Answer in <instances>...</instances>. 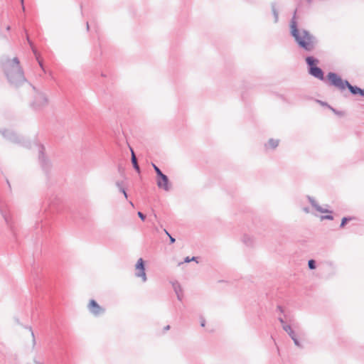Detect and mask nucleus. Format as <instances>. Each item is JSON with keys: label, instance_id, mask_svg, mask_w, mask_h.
<instances>
[{"label": "nucleus", "instance_id": "34", "mask_svg": "<svg viewBox=\"0 0 364 364\" xmlns=\"http://www.w3.org/2000/svg\"><path fill=\"white\" fill-rule=\"evenodd\" d=\"M278 320H279V321L282 324V326H283V325H286V324H285V322H284V318H283L282 317H281V316H280V317H279V318H278Z\"/></svg>", "mask_w": 364, "mask_h": 364}, {"label": "nucleus", "instance_id": "1", "mask_svg": "<svg viewBox=\"0 0 364 364\" xmlns=\"http://www.w3.org/2000/svg\"><path fill=\"white\" fill-rule=\"evenodd\" d=\"M296 10L289 22V33L299 48L312 52L318 46L319 41L316 36L306 29H299L296 21Z\"/></svg>", "mask_w": 364, "mask_h": 364}, {"label": "nucleus", "instance_id": "3", "mask_svg": "<svg viewBox=\"0 0 364 364\" xmlns=\"http://www.w3.org/2000/svg\"><path fill=\"white\" fill-rule=\"evenodd\" d=\"M327 77L331 85L341 90L348 88V91H364V88L350 85L348 80H343L341 76L335 73H328Z\"/></svg>", "mask_w": 364, "mask_h": 364}, {"label": "nucleus", "instance_id": "4", "mask_svg": "<svg viewBox=\"0 0 364 364\" xmlns=\"http://www.w3.org/2000/svg\"><path fill=\"white\" fill-rule=\"evenodd\" d=\"M309 73L318 80L324 79V74L322 69L317 66L318 60L314 56H307L305 59Z\"/></svg>", "mask_w": 364, "mask_h": 364}, {"label": "nucleus", "instance_id": "38", "mask_svg": "<svg viewBox=\"0 0 364 364\" xmlns=\"http://www.w3.org/2000/svg\"><path fill=\"white\" fill-rule=\"evenodd\" d=\"M21 2V5H22V9L24 11L25 10V6H24V4H23V0H20Z\"/></svg>", "mask_w": 364, "mask_h": 364}, {"label": "nucleus", "instance_id": "21", "mask_svg": "<svg viewBox=\"0 0 364 364\" xmlns=\"http://www.w3.org/2000/svg\"><path fill=\"white\" fill-rule=\"evenodd\" d=\"M115 185L118 188L119 191L124 194L125 198H127L128 196L125 191V188L123 186V181H117L115 183Z\"/></svg>", "mask_w": 364, "mask_h": 364}, {"label": "nucleus", "instance_id": "26", "mask_svg": "<svg viewBox=\"0 0 364 364\" xmlns=\"http://www.w3.org/2000/svg\"><path fill=\"white\" fill-rule=\"evenodd\" d=\"M164 232L169 237L170 244H173L176 242V239L167 231L166 229H164Z\"/></svg>", "mask_w": 364, "mask_h": 364}, {"label": "nucleus", "instance_id": "18", "mask_svg": "<svg viewBox=\"0 0 364 364\" xmlns=\"http://www.w3.org/2000/svg\"><path fill=\"white\" fill-rule=\"evenodd\" d=\"M291 92L277 93V97L287 103H292V98L289 94Z\"/></svg>", "mask_w": 364, "mask_h": 364}, {"label": "nucleus", "instance_id": "13", "mask_svg": "<svg viewBox=\"0 0 364 364\" xmlns=\"http://www.w3.org/2000/svg\"><path fill=\"white\" fill-rule=\"evenodd\" d=\"M171 285L174 292L176 294L177 299L179 301H182L183 297V289L178 281L171 282Z\"/></svg>", "mask_w": 364, "mask_h": 364}, {"label": "nucleus", "instance_id": "35", "mask_svg": "<svg viewBox=\"0 0 364 364\" xmlns=\"http://www.w3.org/2000/svg\"><path fill=\"white\" fill-rule=\"evenodd\" d=\"M353 95H359L362 97H364V92H350Z\"/></svg>", "mask_w": 364, "mask_h": 364}, {"label": "nucleus", "instance_id": "8", "mask_svg": "<svg viewBox=\"0 0 364 364\" xmlns=\"http://www.w3.org/2000/svg\"><path fill=\"white\" fill-rule=\"evenodd\" d=\"M44 150V146L43 145H40L38 149V160L43 171L46 175H48L51 169V164L50 161L46 157Z\"/></svg>", "mask_w": 364, "mask_h": 364}, {"label": "nucleus", "instance_id": "10", "mask_svg": "<svg viewBox=\"0 0 364 364\" xmlns=\"http://www.w3.org/2000/svg\"><path fill=\"white\" fill-rule=\"evenodd\" d=\"M156 185L159 188L167 192L171 189V185L169 178L164 173L156 177Z\"/></svg>", "mask_w": 364, "mask_h": 364}, {"label": "nucleus", "instance_id": "17", "mask_svg": "<svg viewBox=\"0 0 364 364\" xmlns=\"http://www.w3.org/2000/svg\"><path fill=\"white\" fill-rule=\"evenodd\" d=\"M243 243L247 247H253L255 245V240L249 235H244L242 237Z\"/></svg>", "mask_w": 364, "mask_h": 364}, {"label": "nucleus", "instance_id": "14", "mask_svg": "<svg viewBox=\"0 0 364 364\" xmlns=\"http://www.w3.org/2000/svg\"><path fill=\"white\" fill-rule=\"evenodd\" d=\"M279 144V139H269L268 141L264 144L266 150H274Z\"/></svg>", "mask_w": 364, "mask_h": 364}, {"label": "nucleus", "instance_id": "24", "mask_svg": "<svg viewBox=\"0 0 364 364\" xmlns=\"http://www.w3.org/2000/svg\"><path fill=\"white\" fill-rule=\"evenodd\" d=\"M308 267L310 269H315L316 268V262L314 259H309L308 262Z\"/></svg>", "mask_w": 364, "mask_h": 364}, {"label": "nucleus", "instance_id": "15", "mask_svg": "<svg viewBox=\"0 0 364 364\" xmlns=\"http://www.w3.org/2000/svg\"><path fill=\"white\" fill-rule=\"evenodd\" d=\"M129 150L131 151V161H132V166H133V168L137 171V172H140V168H139V166L137 163V160H136V155H135V153L134 151V149L132 146H129Z\"/></svg>", "mask_w": 364, "mask_h": 364}, {"label": "nucleus", "instance_id": "12", "mask_svg": "<svg viewBox=\"0 0 364 364\" xmlns=\"http://www.w3.org/2000/svg\"><path fill=\"white\" fill-rule=\"evenodd\" d=\"M307 199H308L309 202L311 203V205H312V207L314 208H315L318 212L322 213H332L331 210L325 209V208H322L321 206H320L313 197H311L310 196H307Z\"/></svg>", "mask_w": 364, "mask_h": 364}, {"label": "nucleus", "instance_id": "23", "mask_svg": "<svg viewBox=\"0 0 364 364\" xmlns=\"http://www.w3.org/2000/svg\"><path fill=\"white\" fill-rule=\"evenodd\" d=\"M353 219V217H343L341 220L340 228H343L346 226V225L347 224V223H348L349 221H351Z\"/></svg>", "mask_w": 364, "mask_h": 364}, {"label": "nucleus", "instance_id": "43", "mask_svg": "<svg viewBox=\"0 0 364 364\" xmlns=\"http://www.w3.org/2000/svg\"><path fill=\"white\" fill-rule=\"evenodd\" d=\"M10 29H11L10 26H8L6 27V31H9Z\"/></svg>", "mask_w": 364, "mask_h": 364}, {"label": "nucleus", "instance_id": "29", "mask_svg": "<svg viewBox=\"0 0 364 364\" xmlns=\"http://www.w3.org/2000/svg\"><path fill=\"white\" fill-rule=\"evenodd\" d=\"M24 327H25V328L28 329L29 331H31V336L33 338V344H35L36 343L35 336H34L33 331H32L31 327V326H24Z\"/></svg>", "mask_w": 364, "mask_h": 364}, {"label": "nucleus", "instance_id": "2", "mask_svg": "<svg viewBox=\"0 0 364 364\" xmlns=\"http://www.w3.org/2000/svg\"><path fill=\"white\" fill-rule=\"evenodd\" d=\"M1 65L11 85L15 87H18L21 85H26L34 89L32 85L27 82L17 57L11 59L8 56H3L1 59Z\"/></svg>", "mask_w": 364, "mask_h": 364}, {"label": "nucleus", "instance_id": "25", "mask_svg": "<svg viewBox=\"0 0 364 364\" xmlns=\"http://www.w3.org/2000/svg\"><path fill=\"white\" fill-rule=\"evenodd\" d=\"M154 171H155V173L156 174V177L159 176V175H161L163 174L164 173L161 171V170L154 163L151 164Z\"/></svg>", "mask_w": 364, "mask_h": 364}, {"label": "nucleus", "instance_id": "28", "mask_svg": "<svg viewBox=\"0 0 364 364\" xmlns=\"http://www.w3.org/2000/svg\"><path fill=\"white\" fill-rule=\"evenodd\" d=\"M321 219L323 220H332L333 219V217L332 215L331 214H328V215H322L321 217Z\"/></svg>", "mask_w": 364, "mask_h": 364}, {"label": "nucleus", "instance_id": "37", "mask_svg": "<svg viewBox=\"0 0 364 364\" xmlns=\"http://www.w3.org/2000/svg\"><path fill=\"white\" fill-rule=\"evenodd\" d=\"M169 329H170V326H169V325H167V326H166L164 328V331H168V330H169Z\"/></svg>", "mask_w": 364, "mask_h": 364}, {"label": "nucleus", "instance_id": "42", "mask_svg": "<svg viewBox=\"0 0 364 364\" xmlns=\"http://www.w3.org/2000/svg\"><path fill=\"white\" fill-rule=\"evenodd\" d=\"M6 183H7V184L9 185V188H11V185H10V183H9V180H8V179L6 180Z\"/></svg>", "mask_w": 364, "mask_h": 364}, {"label": "nucleus", "instance_id": "9", "mask_svg": "<svg viewBox=\"0 0 364 364\" xmlns=\"http://www.w3.org/2000/svg\"><path fill=\"white\" fill-rule=\"evenodd\" d=\"M135 276L141 278L143 282L147 281V277L145 272V262L142 258H139L135 264Z\"/></svg>", "mask_w": 364, "mask_h": 364}, {"label": "nucleus", "instance_id": "36", "mask_svg": "<svg viewBox=\"0 0 364 364\" xmlns=\"http://www.w3.org/2000/svg\"><path fill=\"white\" fill-rule=\"evenodd\" d=\"M303 210L305 212V213H309V208L308 207H306V208H303Z\"/></svg>", "mask_w": 364, "mask_h": 364}, {"label": "nucleus", "instance_id": "33", "mask_svg": "<svg viewBox=\"0 0 364 364\" xmlns=\"http://www.w3.org/2000/svg\"><path fill=\"white\" fill-rule=\"evenodd\" d=\"M277 309L281 313V314H283L284 313V309L282 308V306L280 305H278L277 307Z\"/></svg>", "mask_w": 364, "mask_h": 364}, {"label": "nucleus", "instance_id": "31", "mask_svg": "<svg viewBox=\"0 0 364 364\" xmlns=\"http://www.w3.org/2000/svg\"><path fill=\"white\" fill-rule=\"evenodd\" d=\"M137 215H138V216L139 217V218H140L142 221H144V220H145V219H146V215H145L143 213H141V211H139V212L137 213Z\"/></svg>", "mask_w": 364, "mask_h": 364}, {"label": "nucleus", "instance_id": "27", "mask_svg": "<svg viewBox=\"0 0 364 364\" xmlns=\"http://www.w3.org/2000/svg\"><path fill=\"white\" fill-rule=\"evenodd\" d=\"M291 338L293 340V341H294V343L295 346H298V347H299V348H302V347H303V346H301V344L300 343V342H299V339L297 338L296 336H291Z\"/></svg>", "mask_w": 364, "mask_h": 364}, {"label": "nucleus", "instance_id": "40", "mask_svg": "<svg viewBox=\"0 0 364 364\" xmlns=\"http://www.w3.org/2000/svg\"><path fill=\"white\" fill-rule=\"evenodd\" d=\"M34 363H35V364H43V363H42L41 362H38V361H36V360H35Z\"/></svg>", "mask_w": 364, "mask_h": 364}, {"label": "nucleus", "instance_id": "6", "mask_svg": "<svg viewBox=\"0 0 364 364\" xmlns=\"http://www.w3.org/2000/svg\"><path fill=\"white\" fill-rule=\"evenodd\" d=\"M60 210V200L55 196H51L47 199L44 205V212L46 214H54Z\"/></svg>", "mask_w": 364, "mask_h": 364}, {"label": "nucleus", "instance_id": "7", "mask_svg": "<svg viewBox=\"0 0 364 364\" xmlns=\"http://www.w3.org/2000/svg\"><path fill=\"white\" fill-rule=\"evenodd\" d=\"M48 103V97L45 92H35L31 106L35 110H40L46 107Z\"/></svg>", "mask_w": 364, "mask_h": 364}, {"label": "nucleus", "instance_id": "39", "mask_svg": "<svg viewBox=\"0 0 364 364\" xmlns=\"http://www.w3.org/2000/svg\"><path fill=\"white\" fill-rule=\"evenodd\" d=\"M86 28H87V31H89L90 26H89L88 22H87V23H86Z\"/></svg>", "mask_w": 364, "mask_h": 364}, {"label": "nucleus", "instance_id": "19", "mask_svg": "<svg viewBox=\"0 0 364 364\" xmlns=\"http://www.w3.org/2000/svg\"><path fill=\"white\" fill-rule=\"evenodd\" d=\"M27 40H28V43L30 44L31 47V49H32L34 55H36V60H38L40 67L41 68V69L43 71H45L43 62L39 59V55H38L36 49L33 47L32 42L29 40V38L28 36H27Z\"/></svg>", "mask_w": 364, "mask_h": 364}, {"label": "nucleus", "instance_id": "11", "mask_svg": "<svg viewBox=\"0 0 364 364\" xmlns=\"http://www.w3.org/2000/svg\"><path fill=\"white\" fill-rule=\"evenodd\" d=\"M87 307L89 311L95 316H99L105 313V309L100 306L94 299L90 301Z\"/></svg>", "mask_w": 364, "mask_h": 364}, {"label": "nucleus", "instance_id": "32", "mask_svg": "<svg viewBox=\"0 0 364 364\" xmlns=\"http://www.w3.org/2000/svg\"><path fill=\"white\" fill-rule=\"evenodd\" d=\"M200 326L202 327H204L205 326V320L203 317H200Z\"/></svg>", "mask_w": 364, "mask_h": 364}, {"label": "nucleus", "instance_id": "16", "mask_svg": "<svg viewBox=\"0 0 364 364\" xmlns=\"http://www.w3.org/2000/svg\"><path fill=\"white\" fill-rule=\"evenodd\" d=\"M316 102L317 103H319L320 105H321L322 106H325V107H327L328 109H330L331 110H332L333 112H334L336 115L339 116V117H343L345 113L342 111H338L336 110V109H334L333 107H332L331 105H329L327 102H323V101H321L319 100H316Z\"/></svg>", "mask_w": 364, "mask_h": 364}, {"label": "nucleus", "instance_id": "41", "mask_svg": "<svg viewBox=\"0 0 364 364\" xmlns=\"http://www.w3.org/2000/svg\"><path fill=\"white\" fill-rule=\"evenodd\" d=\"M15 320H16V322L18 324H21V323H20V321H19V320H18V318H16Z\"/></svg>", "mask_w": 364, "mask_h": 364}, {"label": "nucleus", "instance_id": "22", "mask_svg": "<svg viewBox=\"0 0 364 364\" xmlns=\"http://www.w3.org/2000/svg\"><path fill=\"white\" fill-rule=\"evenodd\" d=\"M282 328L284 331H285L291 338V336H296L294 331L291 328V327L289 325H283Z\"/></svg>", "mask_w": 364, "mask_h": 364}, {"label": "nucleus", "instance_id": "30", "mask_svg": "<svg viewBox=\"0 0 364 364\" xmlns=\"http://www.w3.org/2000/svg\"><path fill=\"white\" fill-rule=\"evenodd\" d=\"M191 261H196V262H197V257H193L190 258L189 257H186L184 259V262H189Z\"/></svg>", "mask_w": 364, "mask_h": 364}, {"label": "nucleus", "instance_id": "5", "mask_svg": "<svg viewBox=\"0 0 364 364\" xmlns=\"http://www.w3.org/2000/svg\"><path fill=\"white\" fill-rule=\"evenodd\" d=\"M0 133L5 139L10 141L11 142L20 144L26 148L31 147V142L25 139L23 136L18 135L16 132L11 130H0Z\"/></svg>", "mask_w": 364, "mask_h": 364}, {"label": "nucleus", "instance_id": "20", "mask_svg": "<svg viewBox=\"0 0 364 364\" xmlns=\"http://www.w3.org/2000/svg\"><path fill=\"white\" fill-rule=\"evenodd\" d=\"M272 12L274 16V23H277L279 20V12L276 7V3L273 2L271 4Z\"/></svg>", "mask_w": 364, "mask_h": 364}]
</instances>
